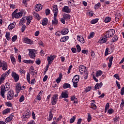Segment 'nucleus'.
<instances>
[{"label": "nucleus", "instance_id": "obj_1", "mask_svg": "<svg viewBox=\"0 0 124 124\" xmlns=\"http://www.w3.org/2000/svg\"><path fill=\"white\" fill-rule=\"evenodd\" d=\"M52 11L54 13V19L52 21V25H58V21L57 19V16H58V13H59V10L57 5H53Z\"/></svg>", "mask_w": 124, "mask_h": 124}, {"label": "nucleus", "instance_id": "obj_2", "mask_svg": "<svg viewBox=\"0 0 124 124\" xmlns=\"http://www.w3.org/2000/svg\"><path fill=\"white\" fill-rule=\"evenodd\" d=\"M8 90H9V85H7L1 86L0 94L3 98H5V95L4 94L5 93V92L8 91Z\"/></svg>", "mask_w": 124, "mask_h": 124}, {"label": "nucleus", "instance_id": "obj_3", "mask_svg": "<svg viewBox=\"0 0 124 124\" xmlns=\"http://www.w3.org/2000/svg\"><path fill=\"white\" fill-rule=\"evenodd\" d=\"M26 89V86H22V84L20 83V82H17L16 84V93H20V91H24Z\"/></svg>", "mask_w": 124, "mask_h": 124}, {"label": "nucleus", "instance_id": "obj_4", "mask_svg": "<svg viewBox=\"0 0 124 124\" xmlns=\"http://www.w3.org/2000/svg\"><path fill=\"white\" fill-rule=\"evenodd\" d=\"M10 73V70H9L5 72L4 74L1 75L0 78V85H1V84H2V82L4 81L5 78H6V77H7L8 75H9Z\"/></svg>", "mask_w": 124, "mask_h": 124}, {"label": "nucleus", "instance_id": "obj_5", "mask_svg": "<svg viewBox=\"0 0 124 124\" xmlns=\"http://www.w3.org/2000/svg\"><path fill=\"white\" fill-rule=\"evenodd\" d=\"M114 34L115 30L113 29H110L105 34V37H106V38H110V37H112V36H113V35Z\"/></svg>", "mask_w": 124, "mask_h": 124}, {"label": "nucleus", "instance_id": "obj_6", "mask_svg": "<svg viewBox=\"0 0 124 124\" xmlns=\"http://www.w3.org/2000/svg\"><path fill=\"white\" fill-rule=\"evenodd\" d=\"M31 117V111L29 109H27L24 112V114L23 116V121H28Z\"/></svg>", "mask_w": 124, "mask_h": 124}, {"label": "nucleus", "instance_id": "obj_7", "mask_svg": "<svg viewBox=\"0 0 124 124\" xmlns=\"http://www.w3.org/2000/svg\"><path fill=\"white\" fill-rule=\"evenodd\" d=\"M23 14H24L23 11H21L17 13L14 12L12 13V15L13 18H16V19H18L19 18H21V17H22V16H23Z\"/></svg>", "mask_w": 124, "mask_h": 124}, {"label": "nucleus", "instance_id": "obj_8", "mask_svg": "<svg viewBox=\"0 0 124 124\" xmlns=\"http://www.w3.org/2000/svg\"><path fill=\"white\" fill-rule=\"evenodd\" d=\"M2 67V70H7L8 68V64L5 61H2L0 60V68Z\"/></svg>", "mask_w": 124, "mask_h": 124}, {"label": "nucleus", "instance_id": "obj_9", "mask_svg": "<svg viewBox=\"0 0 124 124\" xmlns=\"http://www.w3.org/2000/svg\"><path fill=\"white\" fill-rule=\"evenodd\" d=\"M35 53H36L35 49H29V55L31 59H35Z\"/></svg>", "mask_w": 124, "mask_h": 124}, {"label": "nucleus", "instance_id": "obj_10", "mask_svg": "<svg viewBox=\"0 0 124 124\" xmlns=\"http://www.w3.org/2000/svg\"><path fill=\"white\" fill-rule=\"evenodd\" d=\"M14 98V91L11 90L8 92L7 99L8 100H11Z\"/></svg>", "mask_w": 124, "mask_h": 124}, {"label": "nucleus", "instance_id": "obj_11", "mask_svg": "<svg viewBox=\"0 0 124 124\" xmlns=\"http://www.w3.org/2000/svg\"><path fill=\"white\" fill-rule=\"evenodd\" d=\"M11 76L12 78L14 79L15 82H18L19 81V79H20L19 75L14 71L12 72Z\"/></svg>", "mask_w": 124, "mask_h": 124}, {"label": "nucleus", "instance_id": "obj_12", "mask_svg": "<svg viewBox=\"0 0 124 124\" xmlns=\"http://www.w3.org/2000/svg\"><path fill=\"white\" fill-rule=\"evenodd\" d=\"M58 102V94L53 95L51 98V104L52 105H56Z\"/></svg>", "mask_w": 124, "mask_h": 124}, {"label": "nucleus", "instance_id": "obj_13", "mask_svg": "<svg viewBox=\"0 0 124 124\" xmlns=\"http://www.w3.org/2000/svg\"><path fill=\"white\" fill-rule=\"evenodd\" d=\"M87 67H86L84 65H80L79 67V72L81 74H83V73H86L87 71L86 69Z\"/></svg>", "mask_w": 124, "mask_h": 124}, {"label": "nucleus", "instance_id": "obj_14", "mask_svg": "<svg viewBox=\"0 0 124 124\" xmlns=\"http://www.w3.org/2000/svg\"><path fill=\"white\" fill-rule=\"evenodd\" d=\"M62 11L65 13H70V12H71V9H70L68 6H64L62 9Z\"/></svg>", "mask_w": 124, "mask_h": 124}, {"label": "nucleus", "instance_id": "obj_15", "mask_svg": "<svg viewBox=\"0 0 124 124\" xmlns=\"http://www.w3.org/2000/svg\"><path fill=\"white\" fill-rule=\"evenodd\" d=\"M56 58V56L55 55H51L50 57H47V62H48V64H51V63L53 62V61L55 60Z\"/></svg>", "mask_w": 124, "mask_h": 124}, {"label": "nucleus", "instance_id": "obj_16", "mask_svg": "<svg viewBox=\"0 0 124 124\" xmlns=\"http://www.w3.org/2000/svg\"><path fill=\"white\" fill-rule=\"evenodd\" d=\"M61 97L62 98H68V94H67V92L66 91L62 92L60 96V98Z\"/></svg>", "mask_w": 124, "mask_h": 124}, {"label": "nucleus", "instance_id": "obj_17", "mask_svg": "<svg viewBox=\"0 0 124 124\" xmlns=\"http://www.w3.org/2000/svg\"><path fill=\"white\" fill-rule=\"evenodd\" d=\"M13 117H14V114L12 113L8 117L5 119V123H9V122H11L13 119Z\"/></svg>", "mask_w": 124, "mask_h": 124}, {"label": "nucleus", "instance_id": "obj_18", "mask_svg": "<svg viewBox=\"0 0 124 124\" xmlns=\"http://www.w3.org/2000/svg\"><path fill=\"white\" fill-rule=\"evenodd\" d=\"M24 43H26L27 44H30L31 45L33 44V41H31V40L28 38H24Z\"/></svg>", "mask_w": 124, "mask_h": 124}, {"label": "nucleus", "instance_id": "obj_19", "mask_svg": "<svg viewBox=\"0 0 124 124\" xmlns=\"http://www.w3.org/2000/svg\"><path fill=\"white\" fill-rule=\"evenodd\" d=\"M35 9L37 12H38V11H40V10L42 9V5H41V4H36L35 6Z\"/></svg>", "mask_w": 124, "mask_h": 124}, {"label": "nucleus", "instance_id": "obj_20", "mask_svg": "<svg viewBox=\"0 0 124 124\" xmlns=\"http://www.w3.org/2000/svg\"><path fill=\"white\" fill-rule=\"evenodd\" d=\"M103 85V83H102V82H100V83H97L94 86V91H96V90H98L100 89V88L102 87Z\"/></svg>", "mask_w": 124, "mask_h": 124}, {"label": "nucleus", "instance_id": "obj_21", "mask_svg": "<svg viewBox=\"0 0 124 124\" xmlns=\"http://www.w3.org/2000/svg\"><path fill=\"white\" fill-rule=\"evenodd\" d=\"M107 41V38L101 37L100 39L99 40V43H100L101 44H102L103 43H106Z\"/></svg>", "mask_w": 124, "mask_h": 124}, {"label": "nucleus", "instance_id": "obj_22", "mask_svg": "<svg viewBox=\"0 0 124 124\" xmlns=\"http://www.w3.org/2000/svg\"><path fill=\"white\" fill-rule=\"evenodd\" d=\"M69 31L67 29H63L61 31V34H62L63 35H65V34H67L68 33Z\"/></svg>", "mask_w": 124, "mask_h": 124}, {"label": "nucleus", "instance_id": "obj_23", "mask_svg": "<svg viewBox=\"0 0 124 124\" xmlns=\"http://www.w3.org/2000/svg\"><path fill=\"white\" fill-rule=\"evenodd\" d=\"M113 59H114V57L111 56L109 59V62L108 63L109 68H110L111 66H112V64H113Z\"/></svg>", "mask_w": 124, "mask_h": 124}, {"label": "nucleus", "instance_id": "obj_24", "mask_svg": "<svg viewBox=\"0 0 124 124\" xmlns=\"http://www.w3.org/2000/svg\"><path fill=\"white\" fill-rule=\"evenodd\" d=\"M62 73H60L59 77L56 80V83H57V84H60V83H61V81H62Z\"/></svg>", "mask_w": 124, "mask_h": 124}, {"label": "nucleus", "instance_id": "obj_25", "mask_svg": "<svg viewBox=\"0 0 124 124\" xmlns=\"http://www.w3.org/2000/svg\"><path fill=\"white\" fill-rule=\"evenodd\" d=\"M11 111V108H6L3 110L2 111V114L3 115H7V114L10 113V111Z\"/></svg>", "mask_w": 124, "mask_h": 124}, {"label": "nucleus", "instance_id": "obj_26", "mask_svg": "<svg viewBox=\"0 0 124 124\" xmlns=\"http://www.w3.org/2000/svg\"><path fill=\"white\" fill-rule=\"evenodd\" d=\"M93 103H91V108L93 110H96L97 107H96V105H95V101H93Z\"/></svg>", "mask_w": 124, "mask_h": 124}, {"label": "nucleus", "instance_id": "obj_27", "mask_svg": "<svg viewBox=\"0 0 124 124\" xmlns=\"http://www.w3.org/2000/svg\"><path fill=\"white\" fill-rule=\"evenodd\" d=\"M69 38V37L68 36H64L60 39L61 42H65L67 40H68V39Z\"/></svg>", "mask_w": 124, "mask_h": 124}, {"label": "nucleus", "instance_id": "obj_28", "mask_svg": "<svg viewBox=\"0 0 124 124\" xmlns=\"http://www.w3.org/2000/svg\"><path fill=\"white\" fill-rule=\"evenodd\" d=\"M15 25H16V23H13L10 24L8 26V29H9V31H11V30H13V29H14V28H15Z\"/></svg>", "mask_w": 124, "mask_h": 124}, {"label": "nucleus", "instance_id": "obj_29", "mask_svg": "<svg viewBox=\"0 0 124 124\" xmlns=\"http://www.w3.org/2000/svg\"><path fill=\"white\" fill-rule=\"evenodd\" d=\"M70 15L68 14H64L63 15V18H64L65 20H69V19H70Z\"/></svg>", "mask_w": 124, "mask_h": 124}, {"label": "nucleus", "instance_id": "obj_30", "mask_svg": "<svg viewBox=\"0 0 124 124\" xmlns=\"http://www.w3.org/2000/svg\"><path fill=\"white\" fill-rule=\"evenodd\" d=\"M47 24H48V19L47 18H44L42 21L43 26H47Z\"/></svg>", "mask_w": 124, "mask_h": 124}, {"label": "nucleus", "instance_id": "obj_31", "mask_svg": "<svg viewBox=\"0 0 124 124\" xmlns=\"http://www.w3.org/2000/svg\"><path fill=\"white\" fill-rule=\"evenodd\" d=\"M68 4L73 7L75 6V3H74V0H69Z\"/></svg>", "mask_w": 124, "mask_h": 124}, {"label": "nucleus", "instance_id": "obj_32", "mask_svg": "<svg viewBox=\"0 0 124 124\" xmlns=\"http://www.w3.org/2000/svg\"><path fill=\"white\" fill-rule=\"evenodd\" d=\"M78 40L80 41V42L82 44L85 42V39H84V37H82L81 36H78Z\"/></svg>", "mask_w": 124, "mask_h": 124}, {"label": "nucleus", "instance_id": "obj_33", "mask_svg": "<svg viewBox=\"0 0 124 124\" xmlns=\"http://www.w3.org/2000/svg\"><path fill=\"white\" fill-rule=\"evenodd\" d=\"M26 20H27V25H29L31 24V20H32V17L28 16L26 18Z\"/></svg>", "mask_w": 124, "mask_h": 124}, {"label": "nucleus", "instance_id": "obj_34", "mask_svg": "<svg viewBox=\"0 0 124 124\" xmlns=\"http://www.w3.org/2000/svg\"><path fill=\"white\" fill-rule=\"evenodd\" d=\"M79 76L78 75H76L74 77L72 81H77L79 82Z\"/></svg>", "mask_w": 124, "mask_h": 124}, {"label": "nucleus", "instance_id": "obj_35", "mask_svg": "<svg viewBox=\"0 0 124 124\" xmlns=\"http://www.w3.org/2000/svg\"><path fill=\"white\" fill-rule=\"evenodd\" d=\"M88 116H87V122H88V123H90V122H91V121H92V115H91V113H87Z\"/></svg>", "mask_w": 124, "mask_h": 124}, {"label": "nucleus", "instance_id": "obj_36", "mask_svg": "<svg viewBox=\"0 0 124 124\" xmlns=\"http://www.w3.org/2000/svg\"><path fill=\"white\" fill-rule=\"evenodd\" d=\"M102 75V71L99 70L96 72V77H99Z\"/></svg>", "mask_w": 124, "mask_h": 124}, {"label": "nucleus", "instance_id": "obj_37", "mask_svg": "<svg viewBox=\"0 0 124 124\" xmlns=\"http://www.w3.org/2000/svg\"><path fill=\"white\" fill-rule=\"evenodd\" d=\"M27 18H26V17H22L21 19H20V21L19 22V23L20 24H25L26 23V20Z\"/></svg>", "mask_w": 124, "mask_h": 124}, {"label": "nucleus", "instance_id": "obj_38", "mask_svg": "<svg viewBox=\"0 0 124 124\" xmlns=\"http://www.w3.org/2000/svg\"><path fill=\"white\" fill-rule=\"evenodd\" d=\"M10 59L13 63H14V62H16V60L15 59V57H14V56H13V55H11L10 56Z\"/></svg>", "mask_w": 124, "mask_h": 124}, {"label": "nucleus", "instance_id": "obj_39", "mask_svg": "<svg viewBox=\"0 0 124 124\" xmlns=\"http://www.w3.org/2000/svg\"><path fill=\"white\" fill-rule=\"evenodd\" d=\"M68 88H70V84L69 83H64L63 85V88L68 89Z\"/></svg>", "mask_w": 124, "mask_h": 124}, {"label": "nucleus", "instance_id": "obj_40", "mask_svg": "<svg viewBox=\"0 0 124 124\" xmlns=\"http://www.w3.org/2000/svg\"><path fill=\"white\" fill-rule=\"evenodd\" d=\"M27 80L29 84H31V75L30 73H28L27 75Z\"/></svg>", "mask_w": 124, "mask_h": 124}, {"label": "nucleus", "instance_id": "obj_41", "mask_svg": "<svg viewBox=\"0 0 124 124\" xmlns=\"http://www.w3.org/2000/svg\"><path fill=\"white\" fill-rule=\"evenodd\" d=\"M75 120H76V116H74L70 120V124H73L74 122H75Z\"/></svg>", "mask_w": 124, "mask_h": 124}, {"label": "nucleus", "instance_id": "obj_42", "mask_svg": "<svg viewBox=\"0 0 124 124\" xmlns=\"http://www.w3.org/2000/svg\"><path fill=\"white\" fill-rule=\"evenodd\" d=\"M23 62H24L25 63H33V61L31 60H23Z\"/></svg>", "mask_w": 124, "mask_h": 124}, {"label": "nucleus", "instance_id": "obj_43", "mask_svg": "<svg viewBox=\"0 0 124 124\" xmlns=\"http://www.w3.org/2000/svg\"><path fill=\"white\" fill-rule=\"evenodd\" d=\"M109 22H111V17L107 16L105 19V23H109Z\"/></svg>", "mask_w": 124, "mask_h": 124}, {"label": "nucleus", "instance_id": "obj_44", "mask_svg": "<svg viewBox=\"0 0 124 124\" xmlns=\"http://www.w3.org/2000/svg\"><path fill=\"white\" fill-rule=\"evenodd\" d=\"M33 15L36 19H38V20H40V16H39V15H38V14L36 13H34Z\"/></svg>", "mask_w": 124, "mask_h": 124}, {"label": "nucleus", "instance_id": "obj_45", "mask_svg": "<svg viewBox=\"0 0 124 124\" xmlns=\"http://www.w3.org/2000/svg\"><path fill=\"white\" fill-rule=\"evenodd\" d=\"M112 42H116L118 40V36L115 35L112 38Z\"/></svg>", "mask_w": 124, "mask_h": 124}, {"label": "nucleus", "instance_id": "obj_46", "mask_svg": "<svg viewBox=\"0 0 124 124\" xmlns=\"http://www.w3.org/2000/svg\"><path fill=\"white\" fill-rule=\"evenodd\" d=\"M71 100L72 101H74V103H77L78 100L74 96L72 97L71 98Z\"/></svg>", "mask_w": 124, "mask_h": 124}, {"label": "nucleus", "instance_id": "obj_47", "mask_svg": "<svg viewBox=\"0 0 124 124\" xmlns=\"http://www.w3.org/2000/svg\"><path fill=\"white\" fill-rule=\"evenodd\" d=\"M73 83V86L74 88H77L78 87V82L79 81H72Z\"/></svg>", "mask_w": 124, "mask_h": 124}, {"label": "nucleus", "instance_id": "obj_48", "mask_svg": "<svg viewBox=\"0 0 124 124\" xmlns=\"http://www.w3.org/2000/svg\"><path fill=\"white\" fill-rule=\"evenodd\" d=\"M77 49L78 50V53H80L81 52V46H80V45H77L76 46Z\"/></svg>", "mask_w": 124, "mask_h": 124}, {"label": "nucleus", "instance_id": "obj_49", "mask_svg": "<svg viewBox=\"0 0 124 124\" xmlns=\"http://www.w3.org/2000/svg\"><path fill=\"white\" fill-rule=\"evenodd\" d=\"M5 37L6 38L7 40H10L11 38H10V34L9 33H6Z\"/></svg>", "mask_w": 124, "mask_h": 124}, {"label": "nucleus", "instance_id": "obj_50", "mask_svg": "<svg viewBox=\"0 0 124 124\" xmlns=\"http://www.w3.org/2000/svg\"><path fill=\"white\" fill-rule=\"evenodd\" d=\"M94 36V32H92L90 33V35L89 36V39L93 38V37Z\"/></svg>", "mask_w": 124, "mask_h": 124}, {"label": "nucleus", "instance_id": "obj_51", "mask_svg": "<svg viewBox=\"0 0 124 124\" xmlns=\"http://www.w3.org/2000/svg\"><path fill=\"white\" fill-rule=\"evenodd\" d=\"M119 120H120V117L119 116L118 117H115L113 119L114 123H118V121H119Z\"/></svg>", "mask_w": 124, "mask_h": 124}, {"label": "nucleus", "instance_id": "obj_52", "mask_svg": "<svg viewBox=\"0 0 124 124\" xmlns=\"http://www.w3.org/2000/svg\"><path fill=\"white\" fill-rule=\"evenodd\" d=\"M108 114H113V113H114V109H113V108H109L108 110Z\"/></svg>", "mask_w": 124, "mask_h": 124}, {"label": "nucleus", "instance_id": "obj_53", "mask_svg": "<svg viewBox=\"0 0 124 124\" xmlns=\"http://www.w3.org/2000/svg\"><path fill=\"white\" fill-rule=\"evenodd\" d=\"M91 22V24H96V23L98 22V19H93Z\"/></svg>", "mask_w": 124, "mask_h": 124}, {"label": "nucleus", "instance_id": "obj_54", "mask_svg": "<svg viewBox=\"0 0 124 124\" xmlns=\"http://www.w3.org/2000/svg\"><path fill=\"white\" fill-rule=\"evenodd\" d=\"M17 35L14 36L12 38V41H13V42H14L16 41V40H17Z\"/></svg>", "mask_w": 124, "mask_h": 124}, {"label": "nucleus", "instance_id": "obj_55", "mask_svg": "<svg viewBox=\"0 0 124 124\" xmlns=\"http://www.w3.org/2000/svg\"><path fill=\"white\" fill-rule=\"evenodd\" d=\"M25 100V96L22 95L19 98V102H23Z\"/></svg>", "mask_w": 124, "mask_h": 124}, {"label": "nucleus", "instance_id": "obj_56", "mask_svg": "<svg viewBox=\"0 0 124 124\" xmlns=\"http://www.w3.org/2000/svg\"><path fill=\"white\" fill-rule=\"evenodd\" d=\"M100 6H101V5H100V3H98L95 5L94 7L96 9H98V8H99Z\"/></svg>", "mask_w": 124, "mask_h": 124}, {"label": "nucleus", "instance_id": "obj_57", "mask_svg": "<svg viewBox=\"0 0 124 124\" xmlns=\"http://www.w3.org/2000/svg\"><path fill=\"white\" fill-rule=\"evenodd\" d=\"M53 119V114L50 113L49 115L48 121H50Z\"/></svg>", "mask_w": 124, "mask_h": 124}, {"label": "nucleus", "instance_id": "obj_58", "mask_svg": "<svg viewBox=\"0 0 124 124\" xmlns=\"http://www.w3.org/2000/svg\"><path fill=\"white\" fill-rule=\"evenodd\" d=\"M84 73V76H85L84 77V79H87V78H88V75H89V73H88V72H85V73Z\"/></svg>", "mask_w": 124, "mask_h": 124}, {"label": "nucleus", "instance_id": "obj_59", "mask_svg": "<svg viewBox=\"0 0 124 124\" xmlns=\"http://www.w3.org/2000/svg\"><path fill=\"white\" fill-rule=\"evenodd\" d=\"M113 77L114 78H116V79H117V80H120V77L119 76V75L118 74H116L113 76Z\"/></svg>", "mask_w": 124, "mask_h": 124}, {"label": "nucleus", "instance_id": "obj_60", "mask_svg": "<svg viewBox=\"0 0 124 124\" xmlns=\"http://www.w3.org/2000/svg\"><path fill=\"white\" fill-rule=\"evenodd\" d=\"M50 13H51V11H50V10L49 9H47L46 10V15H49V14H50Z\"/></svg>", "mask_w": 124, "mask_h": 124}, {"label": "nucleus", "instance_id": "obj_61", "mask_svg": "<svg viewBox=\"0 0 124 124\" xmlns=\"http://www.w3.org/2000/svg\"><path fill=\"white\" fill-rule=\"evenodd\" d=\"M35 78H33L31 80V81H30V84H31V85H34V83H35Z\"/></svg>", "mask_w": 124, "mask_h": 124}, {"label": "nucleus", "instance_id": "obj_62", "mask_svg": "<svg viewBox=\"0 0 124 124\" xmlns=\"http://www.w3.org/2000/svg\"><path fill=\"white\" fill-rule=\"evenodd\" d=\"M62 115H60L59 118H58L57 119H56V122H60V121H61L62 120Z\"/></svg>", "mask_w": 124, "mask_h": 124}, {"label": "nucleus", "instance_id": "obj_63", "mask_svg": "<svg viewBox=\"0 0 124 124\" xmlns=\"http://www.w3.org/2000/svg\"><path fill=\"white\" fill-rule=\"evenodd\" d=\"M37 99L38 100H40L41 99V93H39L38 95L37 96Z\"/></svg>", "mask_w": 124, "mask_h": 124}, {"label": "nucleus", "instance_id": "obj_64", "mask_svg": "<svg viewBox=\"0 0 124 124\" xmlns=\"http://www.w3.org/2000/svg\"><path fill=\"white\" fill-rule=\"evenodd\" d=\"M91 90H92V87H88L86 88L85 91L87 93H88V92H90Z\"/></svg>", "mask_w": 124, "mask_h": 124}]
</instances>
